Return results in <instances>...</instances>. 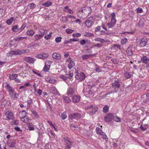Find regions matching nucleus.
Returning <instances> with one entry per match:
<instances>
[{
    "label": "nucleus",
    "instance_id": "obj_31",
    "mask_svg": "<svg viewBox=\"0 0 149 149\" xmlns=\"http://www.w3.org/2000/svg\"><path fill=\"white\" fill-rule=\"evenodd\" d=\"M103 111L104 113H107L108 111L109 108L107 105H106L103 107Z\"/></svg>",
    "mask_w": 149,
    "mask_h": 149
},
{
    "label": "nucleus",
    "instance_id": "obj_64",
    "mask_svg": "<svg viewBox=\"0 0 149 149\" xmlns=\"http://www.w3.org/2000/svg\"><path fill=\"white\" fill-rule=\"evenodd\" d=\"M80 43L81 45H84L86 44V42L84 40H82L80 41Z\"/></svg>",
    "mask_w": 149,
    "mask_h": 149
},
{
    "label": "nucleus",
    "instance_id": "obj_6",
    "mask_svg": "<svg viewBox=\"0 0 149 149\" xmlns=\"http://www.w3.org/2000/svg\"><path fill=\"white\" fill-rule=\"evenodd\" d=\"M16 144V140L15 139H9L8 141L7 145L10 147H14Z\"/></svg>",
    "mask_w": 149,
    "mask_h": 149
},
{
    "label": "nucleus",
    "instance_id": "obj_19",
    "mask_svg": "<svg viewBox=\"0 0 149 149\" xmlns=\"http://www.w3.org/2000/svg\"><path fill=\"white\" fill-rule=\"evenodd\" d=\"M75 65L74 62L70 60V63L68 65V67L69 69L70 70Z\"/></svg>",
    "mask_w": 149,
    "mask_h": 149
},
{
    "label": "nucleus",
    "instance_id": "obj_39",
    "mask_svg": "<svg viewBox=\"0 0 149 149\" xmlns=\"http://www.w3.org/2000/svg\"><path fill=\"white\" fill-rule=\"evenodd\" d=\"M113 120L117 122H120L121 121L120 118L117 116H114Z\"/></svg>",
    "mask_w": 149,
    "mask_h": 149
},
{
    "label": "nucleus",
    "instance_id": "obj_53",
    "mask_svg": "<svg viewBox=\"0 0 149 149\" xmlns=\"http://www.w3.org/2000/svg\"><path fill=\"white\" fill-rule=\"evenodd\" d=\"M101 135L102 136V137L104 139H108L107 135L104 132L102 133Z\"/></svg>",
    "mask_w": 149,
    "mask_h": 149
},
{
    "label": "nucleus",
    "instance_id": "obj_43",
    "mask_svg": "<svg viewBox=\"0 0 149 149\" xmlns=\"http://www.w3.org/2000/svg\"><path fill=\"white\" fill-rule=\"evenodd\" d=\"M67 77L68 78L71 79L73 76V74L71 72H69L68 74H66Z\"/></svg>",
    "mask_w": 149,
    "mask_h": 149
},
{
    "label": "nucleus",
    "instance_id": "obj_5",
    "mask_svg": "<svg viewBox=\"0 0 149 149\" xmlns=\"http://www.w3.org/2000/svg\"><path fill=\"white\" fill-rule=\"evenodd\" d=\"M114 116L113 114L111 113H108L104 117V120L106 122H109L112 119H113Z\"/></svg>",
    "mask_w": 149,
    "mask_h": 149
},
{
    "label": "nucleus",
    "instance_id": "obj_41",
    "mask_svg": "<svg viewBox=\"0 0 149 149\" xmlns=\"http://www.w3.org/2000/svg\"><path fill=\"white\" fill-rule=\"evenodd\" d=\"M95 40L98 42H100L101 43H103L105 42V40L104 39L99 38H95Z\"/></svg>",
    "mask_w": 149,
    "mask_h": 149
},
{
    "label": "nucleus",
    "instance_id": "obj_55",
    "mask_svg": "<svg viewBox=\"0 0 149 149\" xmlns=\"http://www.w3.org/2000/svg\"><path fill=\"white\" fill-rule=\"evenodd\" d=\"M125 76L127 78H129L130 77V74L127 72H125Z\"/></svg>",
    "mask_w": 149,
    "mask_h": 149
},
{
    "label": "nucleus",
    "instance_id": "obj_18",
    "mask_svg": "<svg viewBox=\"0 0 149 149\" xmlns=\"http://www.w3.org/2000/svg\"><path fill=\"white\" fill-rule=\"evenodd\" d=\"M27 113H26L25 110H23L19 112V116L20 118L22 119L25 116Z\"/></svg>",
    "mask_w": 149,
    "mask_h": 149
},
{
    "label": "nucleus",
    "instance_id": "obj_29",
    "mask_svg": "<svg viewBox=\"0 0 149 149\" xmlns=\"http://www.w3.org/2000/svg\"><path fill=\"white\" fill-rule=\"evenodd\" d=\"M13 19L14 18L12 17H11L10 18L7 19L6 21V22L7 24L8 25H10L12 23Z\"/></svg>",
    "mask_w": 149,
    "mask_h": 149
},
{
    "label": "nucleus",
    "instance_id": "obj_38",
    "mask_svg": "<svg viewBox=\"0 0 149 149\" xmlns=\"http://www.w3.org/2000/svg\"><path fill=\"white\" fill-rule=\"evenodd\" d=\"M52 33L50 32L49 34L46 35L45 36V39L48 40L50 39L51 37Z\"/></svg>",
    "mask_w": 149,
    "mask_h": 149
},
{
    "label": "nucleus",
    "instance_id": "obj_49",
    "mask_svg": "<svg viewBox=\"0 0 149 149\" xmlns=\"http://www.w3.org/2000/svg\"><path fill=\"white\" fill-rule=\"evenodd\" d=\"M127 40V39L126 38H125L124 39H122L121 42V44L122 45L124 44L126 42Z\"/></svg>",
    "mask_w": 149,
    "mask_h": 149
},
{
    "label": "nucleus",
    "instance_id": "obj_30",
    "mask_svg": "<svg viewBox=\"0 0 149 149\" xmlns=\"http://www.w3.org/2000/svg\"><path fill=\"white\" fill-rule=\"evenodd\" d=\"M52 4V3L49 1H47L45 2L44 3L42 4V5L45 6V7H47L51 6Z\"/></svg>",
    "mask_w": 149,
    "mask_h": 149
},
{
    "label": "nucleus",
    "instance_id": "obj_27",
    "mask_svg": "<svg viewBox=\"0 0 149 149\" xmlns=\"http://www.w3.org/2000/svg\"><path fill=\"white\" fill-rule=\"evenodd\" d=\"M18 75L17 74H13L12 75H10L9 76V78L11 80H13L15 79V78L17 77Z\"/></svg>",
    "mask_w": 149,
    "mask_h": 149
},
{
    "label": "nucleus",
    "instance_id": "obj_13",
    "mask_svg": "<svg viewBox=\"0 0 149 149\" xmlns=\"http://www.w3.org/2000/svg\"><path fill=\"white\" fill-rule=\"evenodd\" d=\"M120 84H119V81L117 80L115 81L112 83V87L114 89L119 88L120 87Z\"/></svg>",
    "mask_w": 149,
    "mask_h": 149
},
{
    "label": "nucleus",
    "instance_id": "obj_54",
    "mask_svg": "<svg viewBox=\"0 0 149 149\" xmlns=\"http://www.w3.org/2000/svg\"><path fill=\"white\" fill-rule=\"evenodd\" d=\"M111 61L112 63L114 64H117L118 63V61L115 58H113L111 59Z\"/></svg>",
    "mask_w": 149,
    "mask_h": 149
},
{
    "label": "nucleus",
    "instance_id": "obj_2",
    "mask_svg": "<svg viewBox=\"0 0 149 149\" xmlns=\"http://www.w3.org/2000/svg\"><path fill=\"white\" fill-rule=\"evenodd\" d=\"M81 117V115L78 113H72L68 116L69 119L75 121Z\"/></svg>",
    "mask_w": 149,
    "mask_h": 149
},
{
    "label": "nucleus",
    "instance_id": "obj_36",
    "mask_svg": "<svg viewBox=\"0 0 149 149\" xmlns=\"http://www.w3.org/2000/svg\"><path fill=\"white\" fill-rule=\"evenodd\" d=\"M47 82L51 83V84H54L55 82V80L54 79H48L47 78L45 79Z\"/></svg>",
    "mask_w": 149,
    "mask_h": 149
},
{
    "label": "nucleus",
    "instance_id": "obj_42",
    "mask_svg": "<svg viewBox=\"0 0 149 149\" xmlns=\"http://www.w3.org/2000/svg\"><path fill=\"white\" fill-rule=\"evenodd\" d=\"M84 36L85 37H90L93 36V34L88 32H86L84 35Z\"/></svg>",
    "mask_w": 149,
    "mask_h": 149
},
{
    "label": "nucleus",
    "instance_id": "obj_35",
    "mask_svg": "<svg viewBox=\"0 0 149 149\" xmlns=\"http://www.w3.org/2000/svg\"><path fill=\"white\" fill-rule=\"evenodd\" d=\"M47 31L46 30H43L41 31H39L38 32V33L40 34L42 36V37L44 35L47 33Z\"/></svg>",
    "mask_w": 149,
    "mask_h": 149
},
{
    "label": "nucleus",
    "instance_id": "obj_23",
    "mask_svg": "<svg viewBox=\"0 0 149 149\" xmlns=\"http://www.w3.org/2000/svg\"><path fill=\"white\" fill-rule=\"evenodd\" d=\"M24 60L30 63H32L34 61L33 59L30 57L25 58Z\"/></svg>",
    "mask_w": 149,
    "mask_h": 149
},
{
    "label": "nucleus",
    "instance_id": "obj_16",
    "mask_svg": "<svg viewBox=\"0 0 149 149\" xmlns=\"http://www.w3.org/2000/svg\"><path fill=\"white\" fill-rule=\"evenodd\" d=\"M49 61L48 62H46L45 64V66L44 67L43 70V71L44 72H48L49 70L50 65H47V63H49Z\"/></svg>",
    "mask_w": 149,
    "mask_h": 149
},
{
    "label": "nucleus",
    "instance_id": "obj_8",
    "mask_svg": "<svg viewBox=\"0 0 149 149\" xmlns=\"http://www.w3.org/2000/svg\"><path fill=\"white\" fill-rule=\"evenodd\" d=\"M81 11L86 15H88L91 12V9L90 8L88 7H84L82 8Z\"/></svg>",
    "mask_w": 149,
    "mask_h": 149
},
{
    "label": "nucleus",
    "instance_id": "obj_21",
    "mask_svg": "<svg viewBox=\"0 0 149 149\" xmlns=\"http://www.w3.org/2000/svg\"><path fill=\"white\" fill-rule=\"evenodd\" d=\"M79 77L80 81H81L85 79L86 76L83 72H81L79 74Z\"/></svg>",
    "mask_w": 149,
    "mask_h": 149
},
{
    "label": "nucleus",
    "instance_id": "obj_24",
    "mask_svg": "<svg viewBox=\"0 0 149 149\" xmlns=\"http://www.w3.org/2000/svg\"><path fill=\"white\" fill-rule=\"evenodd\" d=\"M72 145V143L69 140H68L66 142V145L65 147V149H69Z\"/></svg>",
    "mask_w": 149,
    "mask_h": 149
},
{
    "label": "nucleus",
    "instance_id": "obj_59",
    "mask_svg": "<svg viewBox=\"0 0 149 149\" xmlns=\"http://www.w3.org/2000/svg\"><path fill=\"white\" fill-rule=\"evenodd\" d=\"M81 34L80 33H75V34H72V36L74 37H79L81 36Z\"/></svg>",
    "mask_w": 149,
    "mask_h": 149
},
{
    "label": "nucleus",
    "instance_id": "obj_58",
    "mask_svg": "<svg viewBox=\"0 0 149 149\" xmlns=\"http://www.w3.org/2000/svg\"><path fill=\"white\" fill-rule=\"evenodd\" d=\"M43 56L42 59H44L47 58L48 56V54L47 53L42 54Z\"/></svg>",
    "mask_w": 149,
    "mask_h": 149
},
{
    "label": "nucleus",
    "instance_id": "obj_47",
    "mask_svg": "<svg viewBox=\"0 0 149 149\" xmlns=\"http://www.w3.org/2000/svg\"><path fill=\"white\" fill-rule=\"evenodd\" d=\"M137 13H141L143 12V10L141 8H138L136 10Z\"/></svg>",
    "mask_w": 149,
    "mask_h": 149
},
{
    "label": "nucleus",
    "instance_id": "obj_26",
    "mask_svg": "<svg viewBox=\"0 0 149 149\" xmlns=\"http://www.w3.org/2000/svg\"><path fill=\"white\" fill-rule=\"evenodd\" d=\"M29 120H31V119L29 118L28 117H27L26 115L25 116L24 118L22 119L21 120L24 123H27L29 122Z\"/></svg>",
    "mask_w": 149,
    "mask_h": 149
},
{
    "label": "nucleus",
    "instance_id": "obj_33",
    "mask_svg": "<svg viewBox=\"0 0 149 149\" xmlns=\"http://www.w3.org/2000/svg\"><path fill=\"white\" fill-rule=\"evenodd\" d=\"M96 131L97 133L100 135H101L102 133L104 132L102 131L101 129L98 127H97L96 128Z\"/></svg>",
    "mask_w": 149,
    "mask_h": 149
},
{
    "label": "nucleus",
    "instance_id": "obj_17",
    "mask_svg": "<svg viewBox=\"0 0 149 149\" xmlns=\"http://www.w3.org/2000/svg\"><path fill=\"white\" fill-rule=\"evenodd\" d=\"M80 97L77 95L74 96L72 97V101L74 103H78L80 101Z\"/></svg>",
    "mask_w": 149,
    "mask_h": 149
},
{
    "label": "nucleus",
    "instance_id": "obj_63",
    "mask_svg": "<svg viewBox=\"0 0 149 149\" xmlns=\"http://www.w3.org/2000/svg\"><path fill=\"white\" fill-rule=\"evenodd\" d=\"M69 10L70 9H69L68 6H65V7L64 10L65 12L68 13Z\"/></svg>",
    "mask_w": 149,
    "mask_h": 149
},
{
    "label": "nucleus",
    "instance_id": "obj_44",
    "mask_svg": "<svg viewBox=\"0 0 149 149\" xmlns=\"http://www.w3.org/2000/svg\"><path fill=\"white\" fill-rule=\"evenodd\" d=\"M18 29V26L17 25L13 26L12 30L13 32H16V30Z\"/></svg>",
    "mask_w": 149,
    "mask_h": 149
},
{
    "label": "nucleus",
    "instance_id": "obj_28",
    "mask_svg": "<svg viewBox=\"0 0 149 149\" xmlns=\"http://www.w3.org/2000/svg\"><path fill=\"white\" fill-rule=\"evenodd\" d=\"M29 129V130H34V128L33 127V126L32 124L31 123H28L27 124Z\"/></svg>",
    "mask_w": 149,
    "mask_h": 149
},
{
    "label": "nucleus",
    "instance_id": "obj_15",
    "mask_svg": "<svg viewBox=\"0 0 149 149\" xmlns=\"http://www.w3.org/2000/svg\"><path fill=\"white\" fill-rule=\"evenodd\" d=\"M52 57L54 59L57 60H60L61 58V55L58 53H54L52 54Z\"/></svg>",
    "mask_w": 149,
    "mask_h": 149
},
{
    "label": "nucleus",
    "instance_id": "obj_10",
    "mask_svg": "<svg viewBox=\"0 0 149 149\" xmlns=\"http://www.w3.org/2000/svg\"><path fill=\"white\" fill-rule=\"evenodd\" d=\"M29 50V49H17L16 52V54L21 55L25 53H28Z\"/></svg>",
    "mask_w": 149,
    "mask_h": 149
},
{
    "label": "nucleus",
    "instance_id": "obj_25",
    "mask_svg": "<svg viewBox=\"0 0 149 149\" xmlns=\"http://www.w3.org/2000/svg\"><path fill=\"white\" fill-rule=\"evenodd\" d=\"M95 32L100 31L101 32H102V33L105 32V31L104 30H102V29L101 27H100L99 26H97L95 28Z\"/></svg>",
    "mask_w": 149,
    "mask_h": 149
},
{
    "label": "nucleus",
    "instance_id": "obj_60",
    "mask_svg": "<svg viewBox=\"0 0 149 149\" xmlns=\"http://www.w3.org/2000/svg\"><path fill=\"white\" fill-rule=\"evenodd\" d=\"M114 48L116 49H120V45H113Z\"/></svg>",
    "mask_w": 149,
    "mask_h": 149
},
{
    "label": "nucleus",
    "instance_id": "obj_57",
    "mask_svg": "<svg viewBox=\"0 0 149 149\" xmlns=\"http://www.w3.org/2000/svg\"><path fill=\"white\" fill-rule=\"evenodd\" d=\"M32 113L34 115V116L38 117V116L37 113L34 110H31Z\"/></svg>",
    "mask_w": 149,
    "mask_h": 149
},
{
    "label": "nucleus",
    "instance_id": "obj_51",
    "mask_svg": "<svg viewBox=\"0 0 149 149\" xmlns=\"http://www.w3.org/2000/svg\"><path fill=\"white\" fill-rule=\"evenodd\" d=\"M140 128L142 131H145L147 129V128L145 127V125L142 126V125H141Z\"/></svg>",
    "mask_w": 149,
    "mask_h": 149
},
{
    "label": "nucleus",
    "instance_id": "obj_22",
    "mask_svg": "<svg viewBox=\"0 0 149 149\" xmlns=\"http://www.w3.org/2000/svg\"><path fill=\"white\" fill-rule=\"evenodd\" d=\"M27 37H19L15 38L14 40L16 41H19L20 40H22L24 39H26Z\"/></svg>",
    "mask_w": 149,
    "mask_h": 149
},
{
    "label": "nucleus",
    "instance_id": "obj_3",
    "mask_svg": "<svg viewBox=\"0 0 149 149\" xmlns=\"http://www.w3.org/2000/svg\"><path fill=\"white\" fill-rule=\"evenodd\" d=\"M85 109L87 110H90L88 111L89 114L93 115L97 111L98 108L97 107L93 106V105H91L89 106L86 107Z\"/></svg>",
    "mask_w": 149,
    "mask_h": 149
},
{
    "label": "nucleus",
    "instance_id": "obj_45",
    "mask_svg": "<svg viewBox=\"0 0 149 149\" xmlns=\"http://www.w3.org/2000/svg\"><path fill=\"white\" fill-rule=\"evenodd\" d=\"M91 55H83L82 57V59L85 60L87 59L89 56H91Z\"/></svg>",
    "mask_w": 149,
    "mask_h": 149
},
{
    "label": "nucleus",
    "instance_id": "obj_61",
    "mask_svg": "<svg viewBox=\"0 0 149 149\" xmlns=\"http://www.w3.org/2000/svg\"><path fill=\"white\" fill-rule=\"evenodd\" d=\"M71 42H77L79 40V39L78 38H71L70 39Z\"/></svg>",
    "mask_w": 149,
    "mask_h": 149
},
{
    "label": "nucleus",
    "instance_id": "obj_37",
    "mask_svg": "<svg viewBox=\"0 0 149 149\" xmlns=\"http://www.w3.org/2000/svg\"><path fill=\"white\" fill-rule=\"evenodd\" d=\"M61 117L62 119L64 120L67 117L66 113L65 112H63V113H61Z\"/></svg>",
    "mask_w": 149,
    "mask_h": 149
},
{
    "label": "nucleus",
    "instance_id": "obj_11",
    "mask_svg": "<svg viewBox=\"0 0 149 149\" xmlns=\"http://www.w3.org/2000/svg\"><path fill=\"white\" fill-rule=\"evenodd\" d=\"M5 115L7 118V120L9 119L13 120L14 118L13 114L11 112L9 111L6 112V113Z\"/></svg>",
    "mask_w": 149,
    "mask_h": 149
},
{
    "label": "nucleus",
    "instance_id": "obj_46",
    "mask_svg": "<svg viewBox=\"0 0 149 149\" xmlns=\"http://www.w3.org/2000/svg\"><path fill=\"white\" fill-rule=\"evenodd\" d=\"M74 31V30H72V29H67L65 30V31L67 33L70 34L72 33Z\"/></svg>",
    "mask_w": 149,
    "mask_h": 149
},
{
    "label": "nucleus",
    "instance_id": "obj_62",
    "mask_svg": "<svg viewBox=\"0 0 149 149\" xmlns=\"http://www.w3.org/2000/svg\"><path fill=\"white\" fill-rule=\"evenodd\" d=\"M38 44L37 43H35L33 44H31L30 45L31 47H33L38 45Z\"/></svg>",
    "mask_w": 149,
    "mask_h": 149
},
{
    "label": "nucleus",
    "instance_id": "obj_7",
    "mask_svg": "<svg viewBox=\"0 0 149 149\" xmlns=\"http://www.w3.org/2000/svg\"><path fill=\"white\" fill-rule=\"evenodd\" d=\"M67 94L69 96H72L75 94V88H69L67 90Z\"/></svg>",
    "mask_w": 149,
    "mask_h": 149
},
{
    "label": "nucleus",
    "instance_id": "obj_56",
    "mask_svg": "<svg viewBox=\"0 0 149 149\" xmlns=\"http://www.w3.org/2000/svg\"><path fill=\"white\" fill-rule=\"evenodd\" d=\"M19 124V121L18 120H15L12 122V125H17Z\"/></svg>",
    "mask_w": 149,
    "mask_h": 149
},
{
    "label": "nucleus",
    "instance_id": "obj_20",
    "mask_svg": "<svg viewBox=\"0 0 149 149\" xmlns=\"http://www.w3.org/2000/svg\"><path fill=\"white\" fill-rule=\"evenodd\" d=\"M5 87L6 88L7 91L9 93L10 92H14V89L9 84H7L6 86Z\"/></svg>",
    "mask_w": 149,
    "mask_h": 149
},
{
    "label": "nucleus",
    "instance_id": "obj_1",
    "mask_svg": "<svg viewBox=\"0 0 149 149\" xmlns=\"http://www.w3.org/2000/svg\"><path fill=\"white\" fill-rule=\"evenodd\" d=\"M112 17L111 18V21L107 24L108 27V30L109 32H110L112 31V28L114 26L116 23V20L115 19V13H112L111 14Z\"/></svg>",
    "mask_w": 149,
    "mask_h": 149
},
{
    "label": "nucleus",
    "instance_id": "obj_34",
    "mask_svg": "<svg viewBox=\"0 0 149 149\" xmlns=\"http://www.w3.org/2000/svg\"><path fill=\"white\" fill-rule=\"evenodd\" d=\"M35 38L36 40H40L42 37L40 34L38 33V34H36L35 36Z\"/></svg>",
    "mask_w": 149,
    "mask_h": 149
},
{
    "label": "nucleus",
    "instance_id": "obj_50",
    "mask_svg": "<svg viewBox=\"0 0 149 149\" xmlns=\"http://www.w3.org/2000/svg\"><path fill=\"white\" fill-rule=\"evenodd\" d=\"M26 24L25 23H24L23 24L21 27L18 30L20 31H22L26 26Z\"/></svg>",
    "mask_w": 149,
    "mask_h": 149
},
{
    "label": "nucleus",
    "instance_id": "obj_48",
    "mask_svg": "<svg viewBox=\"0 0 149 149\" xmlns=\"http://www.w3.org/2000/svg\"><path fill=\"white\" fill-rule=\"evenodd\" d=\"M61 37L60 36L57 37L56 38L55 41L57 43L61 41Z\"/></svg>",
    "mask_w": 149,
    "mask_h": 149
},
{
    "label": "nucleus",
    "instance_id": "obj_52",
    "mask_svg": "<svg viewBox=\"0 0 149 149\" xmlns=\"http://www.w3.org/2000/svg\"><path fill=\"white\" fill-rule=\"evenodd\" d=\"M29 6L30 7L31 9H33L36 6V5L34 3H33L29 4Z\"/></svg>",
    "mask_w": 149,
    "mask_h": 149
},
{
    "label": "nucleus",
    "instance_id": "obj_12",
    "mask_svg": "<svg viewBox=\"0 0 149 149\" xmlns=\"http://www.w3.org/2000/svg\"><path fill=\"white\" fill-rule=\"evenodd\" d=\"M148 42L146 38H143L140 40V45L141 47L145 46Z\"/></svg>",
    "mask_w": 149,
    "mask_h": 149
},
{
    "label": "nucleus",
    "instance_id": "obj_14",
    "mask_svg": "<svg viewBox=\"0 0 149 149\" xmlns=\"http://www.w3.org/2000/svg\"><path fill=\"white\" fill-rule=\"evenodd\" d=\"M141 62L143 63L146 64H148L149 63V58L147 57L143 56L141 58Z\"/></svg>",
    "mask_w": 149,
    "mask_h": 149
},
{
    "label": "nucleus",
    "instance_id": "obj_9",
    "mask_svg": "<svg viewBox=\"0 0 149 149\" xmlns=\"http://www.w3.org/2000/svg\"><path fill=\"white\" fill-rule=\"evenodd\" d=\"M133 48V46L132 45H130L128 47L126 52L128 56H132L133 55V53L132 51Z\"/></svg>",
    "mask_w": 149,
    "mask_h": 149
},
{
    "label": "nucleus",
    "instance_id": "obj_32",
    "mask_svg": "<svg viewBox=\"0 0 149 149\" xmlns=\"http://www.w3.org/2000/svg\"><path fill=\"white\" fill-rule=\"evenodd\" d=\"M27 34L30 36H32L34 34V32L33 30H28L26 32Z\"/></svg>",
    "mask_w": 149,
    "mask_h": 149
},
{
    "label": "nucleus",
    "instance_id": "obj_40",
    "mask_svg": "<svg viewBox=\"0 0 149 149\" xmlns=\"http://www.w3.org/2000/svg\"><path fill=\"white\" fill-rule=\"evenodd\" d=\"M63 99L65 102L67 103H69L71 101L70 99L68 97L64 96L63 97Z\"/></svg>",
    "mask_w": 149,
    "mask_h": 149
},
{
    "label": "nucleus",
    "instance_id": "obj_4",
    "mask_svg": "<svg viewBox=\"0 0 149 149\" xmlns=\"http://www.w3.org/2000/svg\"><path fill=\"white\" fill-rule=\"evenodd\" d=\"M94 19L93 17L91 18H88L87 20L85 22V24L88 27H91L93 24Z\"/></svg>",
    "mask_w": 149,
    "mask_h": 149
}]
</instances>
